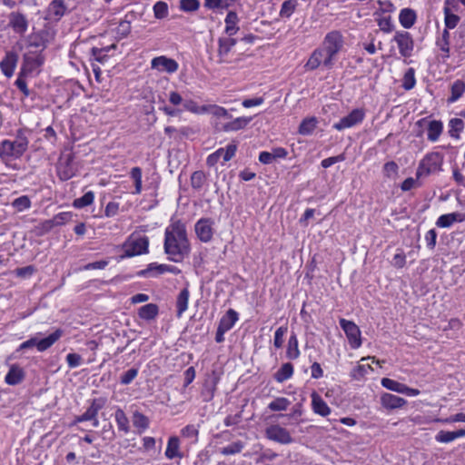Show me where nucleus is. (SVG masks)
<instances>
[{"mask_svg":"<svg viewBox=\"0 0 465 465\" xmlns=\"http://www.w3.org/2000/svg\"><path fill=\"white\" fill-rule=\"evenodd\" d=\"M343 46V38L339 31L328 33L320 47L316 48L304 67L306 70L313 71L321 64L325 68L331 69L334 64L337 54Z\"/></svg>","mask_w":465,"mask_h":465,"instance_id":"obj_1","label":"nucleus"},{"mask_svg":"<svg viewBox=\"0 0 465 465\" xmlns=\"http://www.w3.org/2000/svg\"><path fill=\"white\" fill-rule=\"evenodd\" d=\"M163 249L168 260L173 262H182L189 255L190 242L185 226L181 221H175L166 227Z\"/></svg>","mask_w":465,"mask_h":465,"instance_id":"obj_2","label":"nucleus"},{"mask_svg":"<svg viewBox=\"0 0 465 465\" xmlns=\"http://www.w3.org/2000/svg\"><path fill=\"white\" fill-rule=\"evenodd\" d=\"M444 154L440 152H430L420 161L416 170L417 179L437 174L443 171Z\"/></svg>","mask_w":465,"mask_h":465,"instance_id":"obj_3","label":"nucleus"},{"mask_svg":"<svg viewBox=\"0 0 465 465\" xmlns=\"http://www.w3.org/2000/svg\"><path fill=\"white\" fill-rule=\"evenodd\" d=\"M28 147V140L23 131L17 132L14 141L5 140L0 145L1 157H20Z\"/></svg>","mask_w":465,"mask_h":465,"instance_id":"obj_4","label":"nucleus"},{"mask_svg":"<svg viewBox=\"0 0 465 465\" xmlns=\"http://www.w3.org/2000/svg\"><path fill=\"white\" fill-rule=\"evenodd\" d=\"M64 332L62 329H56L45 338L38 339L37 337H32L21 343L17 351L32 349L34 347H36L38 351H45L52 347L64 335Z\"/></svg>","mask_w":465,"mask_h":465,"instance_id":"obj_5","label":"nucleus"},{"mask_svg":"<svg viewBox=\"0 0 465 465\" xmlns=\"http://www.w3.org/2000/svg\"><path fill=\"white\" fill-rule=\"evenodd\" d=\"M45 56L41 51H28L23 55L21 75L38 74L40 67L44 64Z\"/></svg>","mask_w":465,"mask_h":465,"instance_id":"obj_6","label":"nucleus"},{"mask_svg":"<svg viewBox=\"0 0 465 465\" xmlns=\"http://www.w3.org/2000/svg\"><path fill=\"white\" fill-rule=\"evenodd\" d=\"M149 239L146 236L134 237L131 235L129 239L124 243V254L122 258L133 257L148 252Z\"/></svg>","mask_w":465,"mask_h":465,"instance_id":"obj_7","label":"nucleus"},{"mask_svg":"<svg viewBox=\"0 0 465 465\" xmlns=\"http://www.w3.org/2000/svg\"><path fill=\"white\" fill-rule=\"evenodd\" d=\"M74 153H64L59 157L56 164L57 175L62 181H67L74 177L77 172V168L74 163Z\"/></svg>","mask_w":465,"mask_h":465,"instance_id":"obj_8","label":"nucleus"},{"mask_svg":"<svg viewBox=\"0 0 465 465\" xmlns=\"http://www.w3.org/2000/svg\"><path fill=\"white\" fill-rule=\"evenodd\" d=\"M340 326L346 334L351 348L358 349L361 345V331L359 327L351 321L340 319Z\"/></svg>","mask_w":465,"mask_h":465,"instance_id":"obj_9","label":"nucleus"},{"mask_svg":"<svg viewBox=\"0 0 465 465\" xmlns=\"http://www.w3.org/2000/svg\"><path fill=\"white\" fill-rule=\"evenodd\" d=\"M265 436L268 440L281 444H290L293 442V439L289 430L277 424L266 428Z\"/></svg>","mask_w":465,"mask_h":465,"instance_id":"obj_10","label":"nucleus"},{"mask_svg":"<svg viewBox=\"0 0 465 465\" xmlns=\"http://www.w3.org/2000/svg\"><path fill=\"white\" fill-rule=\"evenodd\" d=\"M393 40L397 43L399 52L401 56L406 58L411 56L414 48V42L409 32H397Z\"/></svg>","mask_w":465,"mask_h":465,"instance_id":"obj_11","label":"nucleus"},{"mask_svg":"<svg viewBox=\"0 0 465 465\" xmlns=\"http://www.w3.org/2000/svg\"><path fill=\"white\" fill-rule=\"evenodd\" d=\"M364 111L362 109H353L348 115L342 117L338 123L333 124V128L341 131L346 128H351L364 119Z\"/></svg>","mask_w":465,"mask_h":465,"instance_id":"obj_12","label":"nucleus"},{"mask_svg":"<svg viewBox=\"0 0 465 465\" xmlns=\"http://www.w3.org/2000/svg\"><path fill=\"white\" fill-rule=\"evenodd\" d=\"M151 67L160 72L173 74L178 70V63L174 59L161 55L152 60Z\"/></svg>","mask_w":465,"mask_h":465,"instance_id":"obj_13","label":"nucleus"},{"mask_svg":"<svg viewBox=\"0 0 465 465\" xmlns=\"http://www.w3.org/2000/svg\"><path fill=\"white\" fill-rule=\"evenodd\" d=\"M105 403H106L105 398H97V399L92 400L91 405L89 406V408L85 411V412H84L82 414V419H84L86 421L92 420L93 425L94 427H97L99 424V420L97 419V414H98L99 411L102 410L105 406Z\"/></svg>","mask_w":465,"mask_h":465,"instance_id":"obj_14","label":"nucleus"},{"mask_svg":"<svg viewBox=\"0 0 465 465\" xmlns=\"http://www.w3.org/2000/svg\"><path fill=\"white\" fill-rule=\"evenodd\" d=\"M68 10L64 0H53L46 9V18L51 21H59Z\"/></svg>","mask_w":465,"mask_h":465,"instance_id":"obj_15","label":"nucleus"},{"mask_svg":"<svg viewBox=\"0 0 465 465\" xmlns=\"http://www.w3.org/2000/svg\"><path fill=\"white\" fill-rule=\"evenodd\" d=\"M8 25L18 35H24L28 28V21L25 15L19 12H12L9 15Z\"/></svg>","mask_w":465,"mask_h":465,"instance_id":"obj_16","label":"nucleus"},{"mask_svg":"<svg viewBox=\"0 0 465 465\" xmlns=\"http://www.w3.org/2000/svg\"><path fill=\"white\" fill-rule=\"evenodd\" d=\"M195 232L200 241L203 242H210L213 234V222L210 219H200L195 223Z\"/></svg>","mask_w":465,"mask_h":465,"instance_id":"obj_17","label":"nucleus"},{"mask_svg":"<svg viewBox=\"0 0 465 465\" xmlns=\"http://www.w3.org/2000/svg\"><path fill=\"white\" fill-rule=\"evenodd\" d=\"M19 56L14 51H7L5 57L0 62V69L5 76L10 78L15 72Z\"/></svg>","mask_w":465,"mask_h":465,"instance_id":"obj_18","label":"nucleus"},{"mask_svg":"<svg viewBox=\"0 0 465 465\" xmlns=\"http://www.w3.org/2000/svg\"><path fill=\"white\" fill-rule=\"evenodd\" d=\"M381 403L387 410H395L403 407L407 401L401 397L386 392L381 395Z\"/></svg>","mask_w":465,"mask_h":465,"instance_id":"obj_19","label":"nucleus"},{"mask_svg":"<svg viewBox=\"0 0 465 465\" xmlns=\"http://www.w3.org/2000/svg\"><path fill=\"white\" fill-rule=\"evenodd\" d=\"M25 372L23 368L17 364H13L5 377V381L8 385L14 386L20 384L25 380Z\"/></svg>","mask_w":465,"mask_h":465,"instance_id":"obj_20","label":"nucleus"},{"mask_svg":"<svg viewBox=\"0 0 465 465\" xmlns=\"http://www.w3.org/2000/svg\"><path fill=\"white\" fill-rule=\"evenodd\" d=\"M312 408L316 414H319L322 417H326L331 413L330 407L315 391L312 393Z\"/></svg>","mask_w":465,"mask_h":465,"instance_id":"obj_21","label":"nucleus"},{"mask_svg":"<svg viewBox=\"0 0 465 465\" xmlns=\"http://www.w3.org/2000/svg\"><path fill=\"white\" fill-rule=\"evenodd\" d=\"M218 55L220 57L219 63H224V57L230 53L232 48L236 45V39L232 36L221 37L218 40Z\"/></svg>","mask_w":465,"mask_h":465,"instance_id":"obj_22","label":"nucleus"},{"mask_svg":"<svg viewBox=\"0 0 465 465\" xmlns=\"http://www.w3.org/2000/svg\"><path fill=\"white\" fill-rule=\"evenodd\" d=\"M252 121V117H237L232 121L224 124L222 130L224 132H236L244 129Z\"/></svg>","mask_w":465,"mask_h":465,"instance_id":"obj_23","label":"nucleus"},{"mask_svg":"<svg viewBox=\"0 0 465 465\" xmlns=\"http://www.w3.org/2000/svg\"><path fill=\"white\" fill-rule=\"evenodd\" d=\"M238 321V313L233 309H229L226 313L221 318L218 327L228 331L235 322Z\"/></svg>","mask_w":465,"mask_h":465,"instance_id":"obj_24","label":"nucleus"},{"mask_svg":"<svg viewBox=\"0 0 465 465\" xmlns=\"http://www.w3.org/2000/svg\"><path fill=\"white\" fill-rule=\"evenodd\" d=\"M224 22H225V34L228 36L234 35L239 30V26L237 25V24L239 22V18H238L236 12H234V11L228 12Z\"/></svg>","mask_w":465,"mask_h":465,"instance_id":"obj_25","label":"nucleus"},{"mask_svg":"<svg viewBox=\"0 0 465 465\" xmlns=\"http://www.w3.org/2000/svg\"><path fill=\"white\" fill-rule=\"evenodd\" d=\"M165 456L170 460L183 457V454L180 452V440L178 437L173 436L169 438Z\"/></svg>","mask_w":465,"mask_h":465,"instance_id":"obj_26","label":"nucleus"},{"mask_svg":"<svg viewBox=\"0 0 465 465\" xmlns=\"http://www.w3.org/2000/svg\"><path fill=\"white\" fill-rule=\"evenodd\" d=\"M416 13L411 8H404L401 11L399 20L401 25L408 29L411 28L416 22Z\"/></svg>","mask_w":465,"mask_h":465,"instance_id":"obj_27","label":"nucleus"},{"mask_svg":"<svg viewBox=\"0 0 465 465\" xmlns=\"http://www.w3.org/2000/svg\"><path fill=\"white\" fill-rule=\"evenodd\" d=\"M159 312V308L154 303H148L138 310V315L141 319L151 321L153 320Z\"/></svg>","mask_w":465,"mask_h":465,"instance_id":"obj_28","label":"nucleus"},{"mask_svg":"<svg viewBox=\"0 0 465 465\" xmlns=\"http://www.w3.org/2000/svg\"><path fill=\"white\" fill-rule=\"evenodd\" d=\"M465 92V82L458 79L450 86V96L448 98V103L451 104L458 101Z\"/></svg>","mask_w":465,"mask_h":465,"instance_id":"obj_29","label":"nucleus"},{"mask_svg":"<svg viewBox=\"0 0 465 465\" xmlns=\"http://www.w3.org/2000/svg\"><path fill=\"white\" fill-rule=\"evenodd\" d=\"M189 296L190 292L187 287L183 288L178 294L176 299V312L178 317H181L182 314L187 310Z\"/></svg>","mask_w":465,"mask_h":465,"instance_id":"obj_30","label":"nucleus"},{"mask_svg":"<svg viewBox=\"0 0 465 465\" xmlns=\"http://www.w3.org/2000/svg\"><path fill=\"white\" fill-rule=\"evenodd\" d=\"M165 273V264H158L156 262L150 263L146 269L137 272L139 277L157 276Z\"/></svg>","mask_w":465,"mask_h":465,"instance_id":"obj_31","label":"nucleus"},{"mask_svg":"<svg viewBox=\"0 0 465 465\" xmlns=\"http://www.w3.org/2000/svg\"><path fill=\"white\" fill-rule=\"evenodd\" d=\"M293 374V365L291 362L283 363L281 368L274 373L273 377L276 381L283 382L290 379Z\"/></svg>","mask_w":465,"mask_h":465,"instance_id":"obj_32","label":"nucleus"},{"mask_svg":"<svg viewBox=\"0 0 465 465\" xmlns=\"http://www.w3.org/2000/svg\"><path fill=\"white\" fill-rule=\"evenodd\" d=\"M443 130V125L440 121H430L428 126V140L435 142L439 139Z\"/></svg>","mask_w":465,"mask_h":465,"instance_id":"obj_33","label":"nucleus"},{"mask_svg":"<svg viewBox=\"0 0 465 465\" xmlns=\"http://www.w3.org/2000/svg\"><path fill=\"white\" fill-rule=\"evenodd\" d=\"M317 123L318 122L316 117H310L304 119L299 126V134L302 135H309L312 134V132L317 126Z\"/></svg>","mask_w":465,"mask_h":465,"instance_id":"obj_34","label":"nucleus"},{"mask_svg":"<svg viewBox=\"0 0 465 465\" xmlns=\"http://www.w3.org/2000/svg\"><path fill=\"white\" fill-rule=\"evenodd\" d=\"M286 356L290 360H295L300 356V351L298 348V339L295 334H292L288 341Z\"/></svg>","mask_w":465,"mask_h":465,"instance_id":"obj_35","label":"nucleus"},{"mask_svg":"<svg viewBox=\"0 0 465 465\" xmlns=\"http://www.w3.org/2000/svg\"><path fill=\"white\" fill-rule=\"evenodd\" d=\"M94 200V193L92 191L85 193L82 197L76 198L73 202V206L76 209H82L91 205Z\"/></svg>","mask_w":465,"mask_h":465,"instance_id":"obj_36","label":"nucleus"},{"mask_svg":"<svg viewBox=\"0 0 465 465\" xmlns=\"http://www.w3.org/2000/svg\"><path fill=\"white\" fill-rule=\"evenodd\" d=\"M443 13H444V24H445V29L447 30H450V29H454L460 20V17L455 14H453L452 12H450L449 10V8H443Z\"/></svg>","mask_w":465,"mask_h":465,"instance_id":"obj_37","label":"nucleus"},{"mask_svg":"<svg viewBox=\"0 0 465 465\" xmlns=\"http://www.w3.org/2000/svg\"><path fill=\"white\" fill-rule=\"evenodd\" d=\"M450 130L449 134L451 137L459 139L460 133L464 128V122L460 118H452L449 123Z\"/></svg>","mask_w":465,"mask_h":465,"instance_id":"obj_38","label":"nucleus"},{"mask_svg":"<svg viewBox=\"0 0 465 465\" xmlns=\"http://www.w3.org/2000/svg\"><path fill=\"white\" fill-rule=\"evenodd\" d=\"M115 421L117 423L118 429L123 430L124 432L129 431V420L126 417L124 411L122 409H117L114 413Z\"/></svg>","mask_w":465,"mask_h":465,"instance_id":"obj_39","label":"nucleus"},{"mask_svg":"<svg viewBox=\"0 0 465 465\" xmlns=\"http://www.w3.org/2000/svg\"><path fill=\"white\" fill-rule=\"evenodd\" d=\"M149 419L142 412L136 411L133 414V424L135 428L145 430L149 427Z\"/></svg>","mask_w":465,"mask_h":465,"instance_id":"obj_40","label":"nucleus"},{"mask_svg":"<svg viewBox=\"0 0 465 465\" xmlns=\"http://www.w3.org/2000/svg\"><path fill=\"white\" fill-rule=\"evenodd\" d=\"M291 405V401L284 397H278L269 403L268 409L272 411H286Z\"/></svg>","mask_w":465,"mask_h":465,"instance_id":"obj_41","label":"nucleus"},{"mask_svg":"<svg viewBox=\"0 0 465 465\" xmlns=\"http://www.w3.org/2000/svg\"><path fill=\"white\" fill-rule=\"evenodd\" d=\"M206 182V174L203 171H195L191 175V185L195 190H200Z\"/></svg>","mask_w":465,"mask_h":465,"instance_id":"obj_42","label":"nucleus"},{"mask_svg":"<svg viewBox=\"0 0 465 465\" xmlns=\"http://www.w3.org/2000/svg\"><path fill=\"white\" fill-rule=\"evenodd\" d=\"M54 227V226L51 219L45 220L44 222L35 226L33 232L35 236L41 237L48 233Z\"/></svg>","mask_w":465,"mask_h":465,"instance_id":"obj_43","label":"nucleus"},{"mask_svg":"<svg viewBox=\"0 0 465 465\" xmlns=\"http://www.w3.org/2000/svg\"><path fill=\"white\" fill-rule=\"evenodd\" d=\"M243 447H244L243 442H242L241 440H237L226 447L222 448L220 452H221V454L225 455V456L233 455V454L240 453L242 450Z\"/></svg>","mask_w":465,"mask_h":465,"instance_id":"obj_44","label":"nucleus"},{"mask_svg":"<svg viewBox=\"0 0 465 465\" xmlns=\"http://www.w3.org/2000/svg\"><path fill=\"white\" fill-rule=\"evenodd\" d=\"M297 6V2L295 0H286L282 3L280 15L282 17L289 18L295 11Z\"/></svg>","mask_w":465,"mask_h":465,"instance_id":"obj_45","label":"nucleus"},{"mask_svg":"<svg viewBox=\"0 0 465 465\" xmlns=\"http://www.w3.org/2000/svg\"><path fill=\"white\" fill-rule=\"evenodd\" d=\"M415 70L411 67L404 74L402 87L405 90H411L415 86Z\"/></svg>","mask_w":465,"mask_h":465,"instance_id":"obj_46","label":"nucleus"},{"mask_svg":"<svg viewBox=\"0 0 465 465\" xmlns=\"http://www.w3.org/2000/svg\"><path fill=\"white\" fill-rule=\"evenodd\" d=\"M450 32L444 29L442 32L441 38L437 41V45L440 49L445 53V56L449 57L450 54Z\"/></svg>","mask_w":465,"mask_h":465,"instance_id":"obj_47","label":"nucleus"},{"mask_svg":"<svg viewBox=\"0 0 465 465\" xmlns=\"http://www.w3.org/2000/svg\"><path fill=\"white\" fill-rule=\"evenodd\" d=\"M381 383L384 388H386L390 391H392L399 392V393L402 392V389H403V385H404L403 383H401V382L391 380L390 378H382Z\"/></svg>","mask_w":465,"mask_h":465,"instance_id":"obj_48","label":"nucleus"},{"mask_svg":"<svg viewBox=\"0 0 465 465\" xmlns=\"http://www.w3.org/2000/svg\"><path fill=\"white\" fill-rule=\"evenodd\" d=\"M369 370H372L371 365L367 364H359L356 367H354L351 371V377L353 380H361L365 376V374L368 372Z\"/></svg>","mask_w":465,"mask_h":465,"instance_id":"obj_49","label":"nucleus"},{"mask_svg":"<svg viewBox=\"0 0 465 465\" xmlns=\"http://www.w3.org/2000/svg\"><path fill=\"white\" fill-rule=\"evenodd\" d=\"M153 14L155 18L163 19L168 15V5L163 1H158L153 5Z\"/></svg>","mask_w":465,"mask_h":465,"instance_id":"obj_50","label":"nucleus"},{"mask_svg":"<svg viewBox=\"0 0 465 465\" xmlns=\"http://www.w3.org/2000/svg\"><path fill=\"white\" fill-rule=\"evenodd\" d=\"M47 41L40 35H35L31 37L29 42V47L35 48L34 51H41L43 54L44 50L47 47Z\"/></svg>","mask_w":465,"mask_h":465,"instance_id":"obj_51","label":"nucleus"},{"mask_svg":"<svg viewBox=\"0 0 465 465\" xmlns=\"http://www.w3.org/2000/svg\"><path fill=\"white\" fill-rule=\"evenodd\" d=\"M130 174L134 181V193L139 194L142 192V169L137 166L134 167L132 168Z\"/></svg>","mask_w":465,"mask_h":465,"instance_id":"obj_52","label":"nucleus"},{"mask_svg":"<svg viewBox=\"0 0 465 465\" xmlns=\"http://www.w3.org/2000/svg\"><path fill=\"white\" fill-rule=\"evenodd\" d=\"M73 215L69 212H63L59 213L58 214L54 215L51 220L54 223V226H61L65 224L67 222H69L72 219Z\"/></svg>","mask_w":465,"mask_h":465,"instance_id":"obj_53","label":"nucleus"},{"mask_svg":"<svg viewBox=\"0 0 465 465\" xmlns=\"http://www.w3.org/2000/svg\"><path fill=\"white\" fill-rule=\"evenodd\" d=\"M200 7L199 0H180V8L184 12H194Z\"/></svg>","mask_w":465,"mask_h":465,"instance_id":"obj_54","label":"nucleus"},{"mask_svg":"<svg viewBox=\"0 0 465 465\" xmlns=\"http://www.w3.org/2000/svg\"><path fill=\"white\" fill-rule=\"evenodd\" d=\"M288 327L286 325L279 327L274 333L273 345L275 348L280 349L283 344V336L287 332Z\"/></svg>","mask_w":465,"mask_h":465,"instance_id":"obj_55","label":"nucleus"},{"mask_svg":"<svg viewBox=\"0 0 465 465\" xmlns=\"http://www.w3.org/2000/svg\"><path fill=\"white\" fill-rule=\"evenodd\" d=\"M13 206L17 211H24L25 209H28L31 206V201L27 196L23 195V196L16 198L13 202Z\"/></svg>","mask_w":465,"mask_h":465,"instance_id":"obj_56","label":"nucleus"},{"mask_svg":"<svg viewBox=\"0 0 465 465\" xmlns=\"http://www.w3.org/2000/svg\"><path fill=\"white\" fill-rule=\"evenodd\" d=\"M138 369L132 368L125 371L120 378V382L124 385L130 384L137 376Z\"/></svg>","mask_w":465,"mask_h":465,"instance_id":"obj_57","label":"nucleus"},{"mask_svg":"<svg viewBox=\"0 0 465 465\" xmlns=\"http://www.w3.org/2000/svg\"><path fill=\"white\" fill-rule=\"evenodd\" d=\"M28 75H21V73L19 72L18 74V77L17 79L15 80V84L16 85V87L23 93V94L25 96H29L30 95V91L27 87V84H26V82H25V77H27Z\"/></svg>","mask_w":465,"mask_h":465,"instance_id":"obj_58","label":"nucleus"},{"mask_svg":"<svg viewBox=\"0 0 465 465\" xmlns=\"http://www.w3.org/2000/svg\"><path fill=\"white\" fill-rule=\"evenodd\" d=\"M183 437L185 438H194L197 440L199 430L196 426L193 424L186 425L181 431Z\"/></svg>","mask_w":465,"mask_h":465,"instance_id":"obj_59","label":"nucleus"},{"mask_svg":"<svg viewBox=\"0 0 465 465\" xmlns=\"http://www.w3.org/2000/svg\"><path fill=\"white\" fill-rule=\"evenodd\" d=\"M435 440L438 442L449 443L453 441L455 439L452 431L440 430L435 436Z\"/></svg>","mask_w":465,"mask_h":465,"instance_id":"obj_60","label":"nucleus"},{"mask_svg":"<svg viewBox=\"0 0 465 465\" xmlns=\"http://www.w3.org/2000/svg\"><path fill=\"white\" fill-rule=\"evenodd\" d=\"M237 150V144L236 143H230L226 146V148H223V153L221 157H223V162L230 161L236 153Z\"/></svg>","mask_w":465,"mask_h":465,"instance_id":"obj_61","label":"nucleus"},{"mask_svg":"<svg viewBox=\"0 0 465 465\" xmlns=\"http://www.w3.org/2000/svg\"><path fill=\"white\" fill-rule=\"evenodd\" d=\"M345 160V154L344 153H341L339 155H336V156H331V157H329V158H326V159H323L322 161V166L323 168H329L331 167L332 164L336 163H339V162H342Z\"/></svg>","mask_w":465,"mask_h":465,"instance_id":"obj_62","label":"nucleus"},{"mask_svg":"<svg viewBox=\"0 0 465 465\" xmlns=\"http://www.w3.org/2000/svg\"><path fill=\"white\" fill-rule=\"evenodd\" d=\"M419 179H414L412 177H409L407 179H405L401 184V189L403 191V192H407V191H410L411 190L412 188L414 187H418L420 185V183L418 182Z\"/></svg>","mask_w":465,"mask_h":465,"instance_id":"obj_63","label":"nucleus"},{"mask_svg":"<svg viewBox=\"0 0 465 465\" xmlns=\"http://www.w3.org/2000/svg\"><path fill=\"white\" fill-rule=\"evenodd\" d=\"M209 108L211 109V113L217 117H224L227 119L232 118V115L228 113V111L222 106L211 105Z\"/></svg>","mask_w":465,"mask_h":465,"instance_id":"obj_64","label":"nucleus"}]
</instances>
